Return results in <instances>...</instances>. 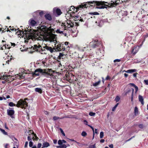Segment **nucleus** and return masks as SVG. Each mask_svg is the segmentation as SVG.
I'll list each match as a JSON object with an SVG mask.
<instances>
[{
  "mask_svg": "<svg viewBox=\"0 0 148 148\" xmlns=\"http://www.w3.org/2000/svg\"><path fill=\"white\" fill-rule=\"evenodd\" d=\"M118 3H119L117 2V1H116L115 2L111 1L109 3L101 1H88L83 3L82 4L79 5L76 8H75L73 6H72L69 8L68 10H67V11L68 13L71 14L72 13V14H73L75 13V12H76L78 11L80 8H86L87 7H90V6H92L93 5V4L94 5H96L98 6L96 7L97 8L103 9L115 7L118 5Z\"/></svg>",
  "mask_w": 148,
  "mask_h": 148,
  "instance_id": "obj_1",
  "label": "nucleus"
},
{
  "mask_svg": "<svg viewBox=\"0 0 148 148\" xmlns=\"http://www.w3.org/2000/svg\"><path fill=\"white\" fill-rule=\"evenodd\" d=\"M54 72V71L51 69H42L38 68L35 70L34 72L32 73V74L33 76H39L40 74L47 78L50 77L51 79H54L56 78V76L53 75V73Z\"/></svg>",
  "mask_w": 148,
  "mask_h": 148,
  "instance_id": "obj_2",
  "label": "nucleus"
},
{
  "mask_svg": "<svg viewBox=\"0 0 148 148\" xmlns=\"http://www.w3.org/2000/svg\"><path fill=\"white\" fill-rule=\"evenodd\" d=\"M69 42H59L57 45L56 44L55 45V47H54V49L55 51H67L69 50L68 48L69 47L68 45Z\"/></svg>",
  "mask_w": 148,
  "mask_h": 148,
  "instance_id": "obj_3",
  "label": "nucleus"
},
{
  "mask_svg": "<svg viewBox=\"0 0 148 148\" xmlns=\"http://www.w3.org/2000/svg\"><path fill=\"white\" fill-rule=\"evenodd\" d=\"M27 98H25L24 100L22 99H21L17 103L16 105V107L18 108H21L22 109H26L28 106V103L26 100H27Z\"/></svg>",
  "mask_w": 148,
  "mask_h": 148,
  "instance_id": "obj_4",
  "label": "nucleus"
},
{
  "mask_svg": "<svg viewBox=\"0 0 148 148\" xmlns=\"http://www.w3.org/2000/svg\"><path fill=\"white\" fill-rule=\"evenodd\" d=\"M32 48L34 51L31 52V53H32L33 52L36 51L39 52L42 54H47L46 52V50L45 49H43L42 47L40 45H35L34 46L31 47V49Z\"/></svg>",
  "mask_w": 148,
  "mask_h": 148,
  "instance_id": "obj_5",
  "label": "nucleus"
},
{
  "mask_svg": "<svg viewBox=\"0 0 148 148\" xmlns=\"http://www.w3.org/2000/svg\"><path fill=\"white\" fill-rule=\"evenodd\" d=\"M90 46L92 48H98L101 45V42L97 40H93L90 43Z\"/></svg>",
  "mask_w": 148,
  "mask_h": 148,
  "instance_id": "obj_6",
  "label": "nucleus"
},
{
  "mask_svg": "<svg viewBox=\"0 0 148 148\" xmlns=\"http://www.w3.org/2000/svg\"><path fill=\"white\" fill-rule=\"evenodd\" d=\"M66 22L68 25L67 26L65 25V23H62V24L63 25L64 30H67L68 28L73 27L74 25V23L71 20H67L66 21Z\"/></svg>",
  "mask_w": 148,
  "mask_h": 148,
  "instance_id": "obj_7",
  "label": "nucleus"
},
{
  "mask_svg": "<svg viewBox=\"0 0 148 148\" xmlns=\"http://www.w3.org/2000/svg\"><path fill=\"white\" fill-rule=\"evenodd\" d=\"M47 38V40L50 42H54L56 41L57 42L56 36L53 34H51L49 37Z\"/></svg>",
  "mask_w": 148,
  "mask_h": 148,
  "instance_id": "obj_8",
  "label": "nucleus"
},
{
  "mask_svg": "<svg viewBox=\"0 0 148 148\" xmlns=\"http://www.w3.org/2000/svg\"><path fill=\"white\" fill-rule=\"evenodd\" d=\"M38 21L35 20L33 18L30 19L28 21V24L29 26L35 27L37 25Z\"/></svg>",
  "mask_w": 148,
  "mask_h": 148,
  "instance_id": "obj_9",
  "label": "nucleus"
},
{
  "mask_svg": "<svg viewBox=\"0 0 148 148\" xmlns=\"http://www.w3.org/2000/svg\"><path fill=\"white\" fill-rule=\"evenodd\" d=\"M40 29L42 32V34L45 35L48 34L49 31V29L47 27L44 26H41L40 27Z\"/></svg>",
  "mask_w": 148,
  "mask_h": 148,
  "instance_id": "obj_10",
  "label": "nucleus"
},
{
  "mask_svg": "<svg viewBox=\"0 0 148 148\" xmlns=\"http://www.w3.org/2000/svg\"><path fill=\"white\" fill-rule=\"evenodd\" d=\"M14 111L13 110L8 109L7 110V113L8 115L10 116L12 118H14Z\"/></svg>",
  "mask_w": 148,
  "mask_h": 148,
  "instance_id": "obj_11",
  "label": "nucleus"
},
{
  "mask_svg": "<svg viewBox=\"0 0 148 148\" xmlns=\"http://www.w3.org/2000/svg\"><path fill=\"white\" fill-rule=\"evenodd\" d=\"M43 48L49 51L51 53H53V52L55 51L54 49V47L52 48L51 47H49L47 45H45V46L43 47Z\"/></svg>",
  "mask_w": 148,
  "mask_h": 148,
  "instance_id": "obj_12",
  "label": "nucleus"
},
{
  "mask_svg": "<svg viewBox=\"0 0 148 148\" xmlns=\"http://www.w3.org/2000/svg\"><path fill=\"white\" fill-rule=\"evenodd\" d=\"M138 46L132 47L131 51L133 55H135L138 51Z\"/></svg>",
  "mask_w": 148,
  "mask_h": 148,
  "instance_id": "obj_13",
  "label": "nucleus"
},
{
  "mask_svg": "<svg viewBox=\"0 0 148 148\" xmlns=\"http://www.w3.org/2000/svg\"><path fill=\"white\" fill-rule=\"evenodd\" d=\"M71 76H73V75L72 73H66L64 77V78H65V79H66L67 80H69L70 79H71Z\"/></svg>",
  "mask_w": 148,
  "mask_h": 148,
  "instance_id": "obj_14",
  "label": "nucleus"
},
{
  "mask_svg": "<svg viewBox=\"0 0 148 148\" xmlns=\"http://www.w3.org/2000/svg\"><path fill=\"white\" fill-rule=\"evenodd\" d=\"M53 11L54 12H55L56 14L58 15H60L62 12H61V10L58 8H53Z\"/></svg>",
  "mask_w": 148,
  "mask_h": 148,
  "instance_id": "obj_15",
  "label": "nucleus"
},
{
  "mask_svg": "<svg viewBox=\"0 0 148 148\" xmlns=\"http://www.w3.org/2000/svg\"><path fill=\"white\" fill-rule=\"evenodd\" d=\"M45 17L46 20L49 21H50L52 20L51 16L49 14H45Z\"/></svg>",
  "mask_w": 148,
  "mask_h": 148,
  "instance_id": "obj_16",
  "label": "nucleus"
},
{
  "mask_svg": "<svg viewBox=\"0 0 148 148\" xmlns=\"http://www.w3.org/2000/svg\"><path fill=\"white\" fill-rule=\"evenodd\" d=\"M68 117L67 116H65L63 117H60V118L59 117H58V116H54L53 117V120L54 121H56V120H58V119H64L65 118H67Z\"/></svg>",
  "mask_w": 148,
  "mask_h": 148,
  "instance_id": "obj_17",
  "label": "nucleus"
},
{
  "mask_svg": "<svg viewBox=\"0 0 148 148\" xmlns=\"http://www.w3.org/2000/svg\"><path fill=\"white\" fill-rule=\"evenodd\" d=\"M11 48V47L10 45H6L4 47L2 46L1 45H0V49L2 50L7 49H10Z\"/></svg>",
  "mask_w": 148,
  "mask_h": 148,
  "instance_id": "obj_18",
  "label": "nucleus"
},
{
  "mask_svg": "<svg viewBox=\"0 0 148 148\" xmlns=\"http://www.w3.org/2000/svg\"><path fill=\"white\" fill-rule=\"evenodd\" d=\"M136 70L135 69H129L128 70L126 71L125 70H124L123 71V72H125L127 73H132L136 72Z\"/></svg>",
  "mask_w": 148,
  "mask_h": 148,
  "instance_id": "obj_19",
  "label": "nucleus"
},
{
  "mask_svg": "<svg viewBox=\"0 0 148 148\" xmlns=\"http://www.w3.org/2000/svg\"><path fill=\"white\" fill-rule=\"evenodd\" d=\"M85 15H82V17H81V18H80L79 22H84L85 21V18H84V17H85ZM76 23L77 24L79 23V22H76Z\"/></svg>",
  "mask_w": 148,
  "mask_h": 148,
  "instance_id": "obj_20",
  "label": "nucleus"
},
{
  "mask_svg": "<svg viewBox=\"0 0 148 148\" xmlns=\"http://www.w3.org/2000/svg\"><path fill=\"white\" fill-rule=\"evenodd\" d=\"M138 98L139 101L141 102V104L143 105L144 104V99L143 97L139 95L138 96Z\"/></svg>",
  "mask_w": 148,
  "mask_h": 148,
  "instance_id": "obj_21",
  "label": "nucleus"
},
{
  "mask_svg": "<svg viewBox=\"0 0 148 148\" xmlns=\"http://www.w3.org/2000/svg\"><path fill=\"white\" fill-rule=\"evenodd\" d=\"M50 146L49 143L47 142H44L42 144V148L47 147Z\"/></svg>",
  "mask_w": 148,
  "mask_h": 148,
  "instance_id": "obj_22",
  "label": "nucleus"
},
{
  "mask_svg": "<svg viewBox=\"0 0 148 148\" xmlns=\"http://www.w3.org/2000/svg\"><path fill=\"white\" fill-rule=\"evenodd\" d=\"M35 91L38 92L39 93L41 94L42 92V90L40 88H35Z\"/></svg>",
  "mask_w": 148,
  "mask_h": 148,
  "instance_id": "obj_23",
  "label": "nucleus"
},
{
  "mask_svg": "<svg viewBox=\"0 0 148 148\" xmlns=\"http://www.w3.org/2000/svg\"><path fill=\"white\" fill-rule=\"evenodd\" d=\"M134 112L135 116H137L139 114L138 108L137 107H135Z\"/></svg>",
  "mask_w": 148,
  "mask_h": 148,
  "instance_id": "obj_24",
  "label": "nucleus"
},
{
  "mask_svg": "<svg viewBox=\"0 0 148 148\" xmlns=\"http://www.w3.org/2000/svg\"><path fill=\"white\" fill-rule=\"evenodd\" d=\"M32 139L34 140H38V138L37 137L36 135V134H35L33 135V137H32Z\"/></svg>",
  "mask_w": 148,
  "mask_h": 148,
  "instance_id": "obj_25",
  "label": "nucleus"
},
{
  "mask_svg": "<svg viewBox=\"0 0 148 148\" xmlns=\"http://www.w3.org/2000/svg\"><path fill=\"white\" fill-rule=\"evenodd\" d=\"M101 83V80H99L98 81L93 84V86H96L99 85Z\"/></svg>",
  "mask_w": 148,
  "mask_h": 148,
  "instance_id": "obj_26",
  "label": "nucleus"
},
{
  "mask_svg": "<svg viewBox=\"0 0 148 148\" xmlns=\"http://www.w3.org/2000/svg\"><path fill=\"white\" fill-rule=\"evenodd\" d=\"M66 146L65 144L62 145L58 146L57 147L58 148H66Z\"/></svg>",
  "mask_w": 148,
  "mask_h": 148,
  "instance_id": "obj_27",
  "label": "nucleus"
},
{
  "mask_svg": "<svg viewBox=\"0 0 148 148\" xmlns=\"http://www.w3.org/2000/svg\"><path fill=\"white\" fill-rule=\"evenodd\" d=\"M87 125L89 126V127H90L91 129H92V131H93V139L94 138V135H95V133H94V128L92 127L90 125Z\"/></svg>",
  "mask_w": 148,
  "mask_h": 148,
  "instance_id": "obj_28",
  "label": "nucleus"
},
{
  "mask_svg": "<svg viewBox=\"0 0 148 148\" xmlns=\"http://www.w3.org/2000/svg\"><path fill=\"white\" fill-rule=\"evenodd\" d=\"M103 21L102 20L98 22V24H97V25L99 27H101L103 25Z\"/></svg>",
  "mask_w": 148,
  "mask_h": 148,
  "instance_id": "obj_29",
  "label": "nucleus"
},
{
  "mask_svg": "<svg viewBox=\"0 0 148 148\" xmlns=\"http://www.w3.org/2000/svg\"><path fill=\"white\" fill-rule=\"evenodd\" d=\"M16 104H15L12 102H10L9 103V106L11 107L14 106H16Z\"/></svg>",
  "mask_w": 148,
  "mask_h": 148,
  "instance_id": "obj_30",
  "label": "nucleus"
},
{
  "mask_svg": "<svg viewBox=\"0 0 148 148\" xmlns=\"http://www.w3.org/2000/svg\"><path fill=\"white\" fill-rule=\"evenodd\" d=\"M0 130L4 135H7L8 134L7 132H5V130H3L1 128H0Z\"/></svg>",
  "mask_w": 148,
  "mask_h": 148,
  "instance_id": "obj_31",
  "label": "nucleus"
},
{
  "mask_svg": "<svg viewBox=\"0 0 148 148\" xmlns=\"http://www.w3.org/2000/svg\"><path fill=\"white\" fill-rule=\"evenodd\" d=\"M81 135L82 136L85 137L87 135V134L85 131H83Z\"/></svg>",
  "mask_w": 148,
  "mask_h": 148,
  "instance_id": "obj_32",
  "label": "nucleus"
},
{
  "mask_svg": "<svg viewBox=\"0 0 148 148\" xmlns=\"http://www.w3.org/2000/svg\"><path fill=\"white\" fill-rule=\"evenodd\" d=\"M80 18H81V17L79 16H75V21H79Z\"/></svg>",
  "mask_w": 148,
  "mask_h": 148,
  "instance_id": "obj_33",
  "label": "nucleus"
},
{
  "mask_svg": "<svg viewBox=\"0 0 148 148\" xmlns=\"http://www.w3.org/2000/svg\"><path fill=\"white\" fill-rule=\"evenodd\" d=\"M28 133L30 135V134L33 135L34 133L33 130H29L28 132Z\"/></svg>",
  "mask_w": 148,
  "mask_h": 148,
  "instance_id": "obj_34",
  "label": "nucleus"
},
{
  "mask_svg": "<svg viewBox=\"0 0 148 148\" xmlns=\"http://www.w3.org/2000/svg\"><path fill=\"white\" fill-rule=\"evenodd\" d=\"M120 99L119 97L118 96H116V98L115 99V100L117 102H118Z\"/></svg>",
  "mask_w": 148,
  "mask_h": 148,
  "instance_id": "obj_35",
  "label": "nucleus"
},
{
  "mask_svg": "<svg viewBox=\"0 0 148 148\" xmlns=\"http://www.w3.org/2000/svg\"><path fill=\"white\" fill-rule=\"evenodd\" d=\"M2 45H1L2 46L4 47L6 45V42L5 41L3 40H2Z\"/></svg>",
  "mask_w": 148,
  "mask_h": 148,
  "instance_id": "obj_36",
  "label": "nucleus"
},
{
  "mask_svg": "<svg viewBox=\"0 0 148 148\" xmlns=\"http://www.w3.org/2000/svg\"><path fill=\"white\" fill-rule=\"evenodd\" d=\"M89 115L91 116H94L95 114V113L93 112H90L89 113Z\"/></svg>",
  "mask_w": 148,
  "mask_h": 148,
  "instance_id": "obj_37",
  "label": "nucleus"
},
{
  "mask_svg": "<svg viewBox=\"0 0 148 148\" xmlns=\"http://www.w3.org/2000/svg\"><path fill=\"white\" fill-rule=\"evenodd\" d=\"M56 32L58 33L63 34V31H61L60 29H57L56 31Z\"/></svg>",
  "mask_w": 148,
  "mask_h": 148,
  "instance_id": "obj_38",
  "label": "nucleus"
},
{
  "mask_svg": "<svg viewBox=\"0 0 148 148\" xmlns=\"http://www.w3.org/2000/svg\"><path fill=\"white\" fill-rule=\"evenodd\" d=\"M103 132H101L100 133V137L101 138H103Z\"/></svg>",
  "mask_w": 148,
  "mask_h": 148,
  "instance_id": "obj_39",
  "label": "nucleus"
},
{
  "mask_svg": "<svg viewBox=\"0 0 148 148\" xmlns=\"http://www.w3.org/2000/svg\"><path fill=\"white\" fill-rule=\"evenodd\" d=\"M139 127L141 129H143L144 127V126L143 124H140L138 125Z\"/></svg>",
  "mask_w": 148,
  "mask_h": 148,
  "instance_id": "obj_40",
  "label": "nucleus"
},
{
  "mask_svg": "<svg viewBox=\"0 0 148 148\" xmlns=\"http://www.w3.org/2000/svg\"><path fill=\"white\" fill-rule=\"evenodd\" d=\"M44 14V12L43 11H42L39 12V15L41 17H42V16Z\"/></svg>",
  "mask_w": 148,
  "mask_h": 148,
  "instance_id": "obj_41",
  "label": "nucleus"
},
{
  "mask_svg": "<svg viewBox=\"0 0 148 148\" xmlns=\"http://www.w3.org/2000/svg\"><path fill=\"white\" fill-rule=\"evenodd\" d=\"M7 77H6L5 76H3L2 77V76L1 77H0V79H7Z\"/></svg>",
  "mask_w": 148,
  "mask_h": 148,
  "instance_id": "obj_42",
  "label": "nucleus"
},
{
  "mask_svg": "<svg viewBox=\"0 0 148 148\" xmlns=\"http://www.w3.org/2000/svg\"><path fill=\"white\" fill-rule=\"evenodd\" d=\"M64 53H60L59 54V57H61L63 56H64L65 55V54H64Z\"/></svg>",
  "mask_w": 148,
  "mask_h": 148,
  "instance_id": "obj_43",
  "label": "nucleus"
},
{
  "mask_svg": "<svg viewBox=\"0 0 148 148\" xmlns=\"http://www.w3.org/2000/svg\"><path fill=\"white\" fill-rule=\"evenodd\" d=\"M132 95L131 96L132 101L133 99V93H134V89L133 88H132Z\"/></svg>",
  "mask_w": 148,
  "mask_h": 148,
  "instance_id": "obj_44",
  "label": "nucleus"
},
{
  "mask_svg": "<svg viewBox=\"0 0 148 148\" xmlns=\"http://www.w3.org/2000/svg\"><path fill=\"white\" fill-rule=\"evenodd\" d=\"M58 143L59 145H62V140H59L58 141Z\"/></svg>",
  "mask_w": 148,
  "mask_h": 148,
  "instance_id": "obj_45",
  "label": "nucleus"
},
{
  "mask_svg": "<svg viewBox=\"0 0 148 148\" xmlns=\"http://www.w3.org/2000/svg\"><path fill=\"white\" fill-rule=\"evenodd\" d=\"M33 145V142L32 141H30L29 142V146L30 147H32V146Z\"/></svg>",
  "mask_w": 148,
  "mask_h": 148,
  "instance_id": "obj_46",
  "label": "nucleus"
},
{
  "mask_svg": "<svg viewBox=\"0 0 148 148\" xmlns=\"http://www.w3.org/2000/svg\"><path fill=\"white\" fill-rule=\"evenodd\" d=\"M95 147L96 146L95 144H94V145H90L89 147V148H95Z\"/></svg>",
  "mask_w": 148,
  "mask_h": 148,
  "instance_id": "obj_47",
  "label": "nucleus"
},
{
  "mask_svg": "<svg viewBox=\"0 0 148 148\" xmlns=\"http://www.w3.org/2000/svg\"><path fill=\"white\" fill-rule=\"evenodd\" d=\"M19 34H21V35L22 34H25L24 32L23 31L21 30H19Z\"/></svg>",
  "mask_w": 148,
  "mask_h": 148,
  "instance_id": "obj_48",
  "label": "nucleus"
},
{
  "mask_svg": "<svg viewBox=\"0 0 148 148\" xmlns=\"http://www.w3.org/2000/svg\"><path fill=\"white\" fill-rule=\"evenodd\" d=\"M69 140L71 141H73V142H74L76 143H77V144H79V143L77 142V141H76V140H74V139H69Z\"/></svg>",
  "mask_w": 148,
  "mask_h": 148,
  "instance_id": "obj_49",
  "label": "nucleus"
},
{
  "mask_svg": "<svg viewBox=\"0 0 148 148\" xmlns=\"http://www.w3.org/2000/svg\"><path fill=\"white\" fill-rule=\"evenodd\" d=\"M32 138L30 136H28L27 137V140L28 141H31L32 140Z\"/></svg>",
  "mask_w": 148,
  "mask_h": 148,
  "instance_id": "obj_50",
  "label": "nucleus"
},
{
  "mask_svg": "<svg viewBox=\"0 0 148 148\" xmlns=\"http://www.w3.org/2000/svg\"><path fill=\"white\" fill-rule=\"evenodd\" d=\"M6 27H5V29H3L1 28H0V31H2L3 32H4L6 31Z\"/></svg>",
  "mask_w": 148,
  "mask_h": 148,
  "instance_id": "obj_51",
  "label": "nucleus"
},
{
  "mask_svg": "<svg viewBox=\"0 0 148 148\" xmlns=\"http://www.w3.org/2000/svg\"><path fill=\"white\" fill-rule=\"evenodd\" d=\"M121 60L119 59H116L114 60V62H120L121 61Z\"/></svg>",
  "mask_w": 148,
  "mask_h": 148,
  "instance_id": "obj_52",
  "label": "nucleus"
},
{
  "mask_svg": "<svg viewBox=\"0 0 148 148\" xmlns=\"http://www.w3.org/2000/svg\"><path fill=\"white\" fill-rule=\"evenodd\" d=\"M144 83L147 85H148V79L144 80Z\"/></svg>",
  "mask_w": 148,
  "mask_h": 148,
  "instance_id": "obj_53",
  "label": "nucleus"
},
{
  "mask_svg": "<svg viewBox=\"0 0 148 148\" xmlns=\"http://www.w3.org/2000/svg\"><path fill=\"white\" fill-rule=\"evenodd\" d=\"M110 76L108 75L107 77H106L105 79V80H110Z\"/></svg>",
  "mask_w": 148,
  "mask_h": 148,
  "instance_id": "obj_54",
  "label": "nucleus"
},
{
  "mask_svg": "<svg viewBox=\"0 0 148 148\" xmlns=\"http://www.w3.org/2000/svg\"><path fill=\"white\" fill-rule=\"evenodd\" d=\"M92 14L94 15H99V14L97 12H93L92 13Z\"/></svg>",
  "mask_w": 148,
  "mask_h": 148,
  "instance_id": "obj_55",
  "label": "nucleus"
},
{
  "mask_svg": "<svg viewBox=\"0 0 148 148\" xmlns=\"http://www.w3.org/2000/svg\"><path fill=\"white\" fill-rule=\"evenodd\" d=\"M42 145L40 143H39L38 144L37 148H40Z\"/></svg>",
  "mask_w": 148,
  "mask_h": 148,
  "instance_id": "obj_56",
  "label": "nucleus"
},
{
  "mask_svg": "<svg viewBox=\"0 0 148 148\" xmlns=\"http://www.w3.org/2000/svg\"><path fill=\"white\" fill-rule=\"evenodd\" d=\"M28 144V142L27 141H26L25 143V146H24V147L25 148H26V147H27Z\"/></svg>",
  "mask_w": 148,
  "mask_h": 148,
  "instance_id": "obj_57",
  "label": "nucleus"
},
{
  "mask_svg": "<svg viewBox=\"0 0 148 148\" xmlns=\"http://www.w3.org/2000/svg\"><path fill=\"white\" fill-rule=\"evenodd\" d=\"M10 98V97L9 95H8L6 97V98L5 97H3V99H5V100H6V99H8V98Z\"/></svg>",
  "mask_w": 148,
  "mask_h": 148,
  "instance_id": "obj_58",
  "label": "nucleus"
},
{
  "mask_svg": "<svg viewBox=\"0 0 148 148\" xmlns=\"http://www.w3.org/2000/svg\"><path fill=\"white\" fill-rule=\"evenodd\" d=\"M148 37V33H146L145 35V38L144 39V41L145 40V39L147 37Z\"/></svg>",
  "mask_w": 148,
  "mask_h": 148,
  "instance_id": "obj_59",
  "label": "nucleus"
},
{
  "mask_svg": "<svg viewBox=\"0 0 148 148\" xmlns=\"http://www.w3.org/2000/svg\"><path fill=\"white\" fill-rule=\"evenodd\" d=\"M4 126L5 128L7 129H8V128L7 127V125L6 123H5L4 124Z\"/></svg>",
  "mask_w": 148,
  "mask_h": 148,
  "instance_id": "obj_60",
  "label": "nucleus"
},
{
  "mask_svg": "<svg viewBox=\"0 0 148 148\" xmlns=\"http://www.w3.org/2000/svg\"><path fill=\"white\" fill-rule=\"evenodd\" d=\"M129 85L134 87L136 85L133 83H130Z\"/></svg>",
  "mask_w": 148,
  "mask_h": 148,
  "instance_id": "obj_61",
  "label": "nucleus"
},
{
  "mask_svg": "<svg viewBox=\"0 0 148 148\" xmlns=\"http://www.w3.org/2000/svg\"><path fill=\"white\" fill-rule=\"evenodd\" d=\"M109 147L111 148H113V145L112 144H111L109 145Z\"/></svg>",
  "mask_w": 148,
  "mask_h": 148,
  "instance_id": "obj_62",
  "label": "nucleus"
},
{
  "mask_svg": "<svg viewBox=\"0 0 148 148\" xmlns=\"http://www.w3.org/2000/svg\"><path fill=\"white\" fill-rule=\"evenodd\" d=\"M134 87L135 88V90H136V92H137L138 90V87L137 86H136Z\"/></svg>",
  "mask_w": 148,
  "mask_h": 148,
  "instance_id": "obj_63",
  "label": "nucleus"
},
{
  "mask_svg": "<svg viewBox=\"0 0 148 148\" xmlns=\"http://www.w3.org/2000/svg\"><path fill=\"white\" fill-rule=\"evenodd\" d=\"M138 74V73H134L133 74V76L134 77H136V75Z\"/></svg>",
  "mask_w": 148,
  "mask_h": 148,
  "instance_id": "obj_64",
  "label": "nucleus"
}]
</instances>
